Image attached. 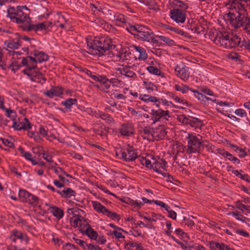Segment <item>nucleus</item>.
I'll use <instances>...</instances> for the list:
<instances>
[{
	"instance_id": "obj_1",
	"label": "nucleus",
	"mask_w": 250,
	"mask_h": 250,
	"mask_svg": "<svg viewBox=\"0 0 250 250\" xmlns=\"http://www.w3.org/2000/svg\"><path fill=\"white\" fill-rule=\"evenodd\" d=\"M228 21L235 28L245 27L244 29L250 28V18L248 17L246 9L241 8L233 12L226 14Z\"/></svg>"
},
{
	"instance_id": "obj_2",
	"label": "nucleus",
	"mask_w": 250,
	"mask_h": 250,
	"mask_svg": "<svg viewBox=\"0 0 250 250\" xmlns=\"http://www.w3.org/2000/svg\"><path fill=\"white\" fill-rule=\"evenodd\" d=\"M108 40L104 38H96L94 40V45L91 46L92 50L87 53L93 55H97L101 57L104 54L106 51L109 50Z\"/></svg>"
},
{
	"instance_id": "obj_3",
	"label": "nucleus",
	"mask_w": 250,
	"mask_h": 250,
	"mask_svg": "<svg viewBox=\"0 0 250 250\" xmlns=\"http://www.w3.org/2000/svg\"><path fill=\"white\" fill-rule=\"evenodd\" d=\"M202 137L200 135L195 136L192 133L188 134L187 137L188 146L186 150L187 154L200 153L201 149V141Z\"/></svg>"
},
{
	"instance_id": "obj_4",
	"label": "nucleus",
	"mask_w": 250,
	"mask_h": 250,
	"mask_svg": "<svg viewBox=\"0 0 250 250\" xmlns=\"http://www.w3.org/2000/svg\"><path fill=\"white\" fill-rule=\"evenodd\" d=\"M19 198L21 201L27 203L33 207H36L39 202V198L37 196L23 189L19 190Z\"/></svg>"
},
{
	"instance_id": "obj_5",
	"label": "nucleus",
	"mask_w": 250,
	"mask_h": 250,
	"mask_svg": "<svg viewBox=\"0 0 250 250\" xmlns=\"http://www.w3.org/2000/svg\"><path fill=\"white\" fill-rule=\"evenodd\" d=\"M208 36L209 39L217 45L221 44V42L223 41L228 39L229 33L226 32H223L214 28H211L209 33Z\"/></svg>"
},
{
	"instance_id": "obj_6",
	"label": "nucleus",
	"mask_w": 250,
	"mask_h": 250,
	"mask_svg": "<svg viewBox=\"0 0 250 250\" xmlns=\"http://www.w3.org/2000/svg\"><path fill=\"white\" fill-rule=\"evenodd\" d=\"M12 22H15L19 25H27L30 22H31V19L29 16V14L25 12L16 9V14L13 16Z\"/></svg>"
},
{
	"instance_id": "obj_7",
	"label": "nucleus",
	"mask_w": 250,
	"mask_h": 250,
	"mask_svg": "<svg viewBox=\"0 0 250 250\" xmlns=\"http://www.w3.org/2000/svg\"><path fill=\"white\" fill-rule=\"evenodd\" d=\"M242 42L241 38L237 35H232L231 37H230L229 35L228 39L223 41V42H221L220 46H224L226 48H235L238 46L240 47Z\"/></svg>"
},
{
	"instance_id": "obj_8",
	"label": "nucleus",
	"mask_w": 250,
	"mask_h": 250,
	"mask_svg": "<svg viewBox=\"0 0 250 250\" xmlns=\"http://www.w3.org/2000/svg\"><path fill=\"white\" fill-rule=\"evenodd\" d=\"M170 17L177 23H184L185 21L186 14L178 8H173L170 10Z\"/></svg>"
},
{
	"instance_id": "obj_9",
	"label": "nucleus",
	"mask_w": 250,
	"mask_h": 250,
	"mask_svg": "<svg viewBox=\"0 0 250 250\" xmlns=\"http://www.w3.org/2000/svg\"><path fill=\"white\" fill-rule=\"evenodd\" d=\"M46 22H42L41 23H39L37 24H32L31 22H30L27 25H19V27L22 31H25L29 32L32 30H34L35 31H37L39 30H46L47 29V26L45 24Z\"/></svg>"
},
{
	"instance_id": "obj_10",
	"label": "nucleus",
	"mask_w": 250,
	"mask_h": 250,
	"mask_svg": "<svg viewBox=\"0 0 250 250\" xmlns=\"http://www.w3.org/2000/svg\"><path fill=\"white\" fill-rule=\"evenodd\" d=\"M9 238L14 242H16L17 239H19L21 241H24L26 244H28L30 240L29 237L26 233H22L17 229H14L11 231V235Z\"/></svg>"
},
{
	"instance_id": "obj_11",
	"label": "nucleus",
	"mask_w": 250,
	"mask_h": 250,
	"mask_svg": "<svg viewBox=\"0 0 250 250\" xmlns=\"http://www.w3.org/2000/svg\"><path fill=\"white\" fill-rule=\"evenodd\" d=\"M188 67L185 65H183L182 67L177 65L174 70L176 73V75L180 78L182 80L187 81L189 77V72L188 71Z\"/></svg>"
},
{
	"instance_id": "obj_12",
	"label": "nucleus",
	"mask_w": 250,
	"mask_h": 250,
	"mask_svg": "<svg viewBox=\"0 0 250 250\" xmlns=\"http://www.w3.org/2000/svg\"><path fill=\"white\" fill-rule=\"evenodd\" d=\"M120 134L124 136H130L134 134L133 125L131 123L123 124L119 129Z\"/></svg>"
},
{
	"instance_id": "obj_13",
	"label": "nucleus",
	"mask_w": 250,
	"mask_h": 250,
	"mask_svg": "<svg viewBox=\"0 0 250 250\" xmlns=\"http://www.w3.org/2000/svg\"><path fill=\"white\" fill-rule=\"evenodd\" d=\"M146 31H142L140 34H132V35L134 36V38L136 39L149 42L151 37L150 35L153 34V33L152 30L148 28L146 29Z\"/></svg>"
},
{
	"instance_id": "obj_14",
	"label": "nucleus",
	"mask_w": 250,
	"mask_h": 250,
	"mask_svg": "<svg viewBox=\"0 0 250 250\" xmlns=\"http://www.w3.org/2000/svg\"><path fill=\"white\" fill-rule=\"evenodd\" d=\"M189 120L188 125H189L191 127H194L195 129H201L204 126L203 121L198 118L193 116V114L188 115Z\"/></svg>"
},
{
	"instance_id": "obj_15",
	"label": "nucleus",
	"mask_w": 250,
	"mask_h": 250,
	"mask_svg": "<svg viewBox=\"0 0 250 250\" xmlns=\"http://www.w3.org/2000/svg\"><path fill=\"white\" fill-rule=\"evenodd\" d=\"M30 55H33L37 60L38 63H42L43 62H46L49 60V56L45 52L34 49L33 51H31Z\"/></svg>"
},
{
	"instance_id": "obj_16",
	"label": "nucleus",
	"mask_w": 250,
	"mask_h": 250,
	"mask_svg": "<svg viewBox=\"0 0 250 250\" xmlns=\"http://www.w3.org/2000/svg\"><path fill=\"white\" fill-rule=\"evenodd\" d=\"M48 210L58 220L62 219L64 215L63 210L57 206L51 205Z\"/></svg>"
},
{
	"instance_id": "obj_17",
	"label": "nucleus",
	"mask_w": 250,
	"mask_h": 250,
	"mask_svg": "<svg viewBox=\"0 0 250 250\" xmlns=\"http://www.w3.org/2000/svg\"><path fill=\"white\" fill-rule=\"evenodd\" d=\"M167 134V131L165 129H162L159 132L155 131L154 129H151V135L152 137L151 141H160L163 140Z\"/></svg>"
},
{
	"instance_id": "obj_18",
	"label": "nucleus",
	"mask_w": 250,
	"mask_h": 250,
	"mask_svg": "<svg viewBox=\"0 0 250 250\" xmlns=\"http://www.w3.org/2000/svg\"><path fill=\"white\" fill-rule=\"evenodd\" d=\"M35 11H36L37 15H39V19L42 18L47 19L52 13L51 12L47 13L48 9L42 5L37 6Z\"/></svg>"
},
{
	"instance_id": "obj_19",
	"label": "nucleus",
	"mask_w": 250,
	"mask_h": 250,
	"mask_svg": "<svg viewBox=\"0 0 250 250\" xmlns=\"http://www.w3.org/2000/svg\"><path fill=\"white\" fill-rule=\"evenodd\" d=\"M0 108L4 110L6 112L7 117L11 119V120H15V118L17 117L16 111L11 108H6L4 105V102L3 100L0 101Z\"/></svg>"
},
{
	"instance_id": "obj_20",
	"label": "nucleus",
	"mask_w": 250,
	"mask_h": 250,
	"mask_svg": "<svg viewBox=\"0 0 250 250\" xmlns=\"http://www.w3.org/2000/svg\"><path fill=\"white\" fill-rule=\"evenodd\" d=\"M57 193L64 198H70L71 196H75L76 192L70 188H67L62 191H58Z\"/></svg>"
},
{
	"instance_id": "obj_21",
	"label": "nucleus",
	"mask_w": 250,
	"mask_h": 250,
	"mask_svg": "<svg viewBox=\"0 0 250 250\" xmlns=\"http://www.w3.org/2000/svg\"><path fill=\"white\" fill-rule=\"evenodd\" d=\"M119 153L121 154V157H120V158L126 162L133 161L139 157L136 153H132L131 155L128 156H127L126 152L122 150H120Z\"/></svg>"
},
{
	"instance_id": "obj_22",
	"label": "nucleus",
	"mask_w": 250,
	"mask_h": 250,
	"mask_svg": "<svg viewBox=\"0 0 250 250\" xmlns=\"http://www.w3.org/2000/svg\"><path fill=\"white\" fill-rule=\"evenodd\" d=\"M18 149L20 152L22 156L24 157L27 160L30 161L33 165L37 164L36 160L34 159L30 152H25L21 146H20Z\"/></svg>"
},
{
	"instance_id": "obj_23",
	"label": "nucleus",
	"mask_w": 250,
	"mask_h": 250,
	"mask_svg": "<svg viewBox=\"0 0 250 250\" xmlns=\"http://www.w3.org/2000/svg\"><path fill=\"white\" fill-rule=\"evenodd\" d=\"M79 231L83 234L86 235L88 236L91 240H97V238L98 237V234L96 231H95L93 229H91L90 230H84L82 228H80L79 229Z\"/></svg>"
},
{
	"instance_id": "obj_24",
	"label": "nucleus",
	"mask_w": 250,
	"mask_h": 250,
	"mask_svg": "<svg viewBox=\"0 0 250 250\" xmlns=\"http://www.w3.org/2000/svg\"><path fill=\"white\" fill-rule=\"evenodd\" d=\"M151 116V120H153L152 124H155L157 122H158L160 119L163 118V114H161L160 109L158 110L151 109V112L150 113Z\"/></svg>"
},
{
	"instance_id": "obj_25",
	"label": "nucleus",
	"mask_w": 250,
	"mask_h": 250,
	"mask_svg": "<svg viewBox=\"0 0 250 250\" xmlns=\"http://www.w3.org/2000/svg\"><path fill=\"white\" fill-rule=\"evenodd\" d=\"M131 47L134 48L135 50L139 53V56L138 57L139 60H146L147 58L148 55L145 49L142 48L139 46H136L135 45H133Z\"/></svg>"
},
{
	"instance_id": "obj_26",
	"label": "nucleus",
	"mask_w": 250,
	"mask_h": 250,
	"mask_svg": "<svg viewBox=\"0 0 250 250\" xmlns=\"http://www.w3.org/2000/svg\"><path fill=\"white\" fill-rule=\"evenodd\" d=\"M4 44L7 47L10 49H16L19 48L20 46H21V42L20 39H18L16 42H15L14 41L9 42L6 40L4 42Z\"/></svg>"
},
{
	"instance_id": "obj_27",
	"label": "nucleus",
	"mask_w": 250,
	"mask_h": 250,
	"mask_svg": "<svg viewBox=\"0 0 250 250\" xmlns=\"http://www.w3.org/2000/svg\"><path fill=\"white\" fill-rule=\"evenodd\" d=\"M146 69L152 74L159 76L162 78L165 77V73L155 66H148L146 67Z\"/></svg>"
},
{
	"instance_id": "obj_28",
	"label": "nucleus",
	"mask_w": 250,
	"mask_h": 250,
	"mask_svg": "<svg viewBox=\"0 0 250 250\" xmlns=\"http://www.w3.org/2000/svg\"><path fill=\"white\" fill-rule=\"evenodd\" d=\"M130 54L131 53L129 48H122L121 52H119L116 56L123 60H128L130 58Z\"/></svg>"
},
{
	"instance_id": "obj_29",
	"label": "nucleus",
	"mask_w": 250,
	"mask_h": 250,
	"mask_svg": "<svg viewBox=\"0 0 250 250\" xmlns=\"http://www.w3.org/2000/svg\"><path fill=\"white\" fill-rule=\"evenodd\" d=\"M92 204L93 208L97 212L102 213L103 214L105 213V211L107 208H105L104 206H103L100 203L97 201H92Z\"/></svg>"
},
{
	"instance_id": "obj_30",
	"label": "nucleus",
	"mask_w": 250,
	"mask_h": 250,
	"mask_svg": "<svg viewBox=\"0 0 250 250\" xmlns=\"http://www.w3.org/2000/svg\"><path fill=\"white\" fill-rule=\"evenodd\" d=\"M174 4L175 6V8H178L180 10L184 11L185 13L187 11V9L188 8V6L187 4L185 3L184 2L179 0H175L174 1Z\"/></svg>"
},
{
	"instance_id": "obj_31",
	"label": "nucleus",
	"mask_w": 250,
	"mask_h": 250,
	"mask_svg": "<svg viewBox=\"0 0 250 250\" xmlns=\"http://www.w3.org/2000/svg\"><path fill=\"white\" fill-rule=\"evenodd\" d=\"M191 91L194 93L195 97L201 100L202 103L205 104L206 102V101L205 100L206 96L204 95L202 93L199 92V91L197 90L193 89H191Z\"/></svg>"
},
{
	"instance_id": "obj_32",
	"label": "nucleus",
	"mask_w": 250,
	"mask_h": 250,
	"mask_svg": "<svg viewBox=\"0 0 250 250\" xmlns=\"http://www.w3.org/2000/svg\"><path fill=\"white\" fill-rule=\"evenodd\" d=\"M105 213H106L105 215L107 217H110L112 220H116L117 221H119L121 219L120 216L119 214L115 212H112L108 209H106Z\"/></svg>"
},
{
	"instance_id": "obj_33",
	"label": "nucleus",
	"mask_w": 250,
	"mask_h": 250,
	"mask_svg": "<svg viewBox=\"0 0 250 250\" xmlns=\"http://www.w3.org/2000/svg\"><path fill=\"white\" fill-rule=\"evenodd\" d=\"M156 37L159 38L161 41L164 42H166L168 45L171 46L173 45H175V42L173 40L170 39L168 37H167L163 36H156Z\"/></svg>"
},
{
	"instance_id": "obj_34",
	"label": "nucleus",
	"mask_w": 250,
	"mask_h": 250,
	"mask_svg": "<svg viewBox=\"0 0 250 250\" xmlns=\"http://www.w3.org/2000/svg\"><path fill=\"white\" fill-rule=\"evenodd\" d=\"M52 89L55 96L60 97L63 94V88L62 86H52Z\"/></svg>"
},
{
	"instance_id": "obj_35",
	"label": "nucleus",
	"mask_w": 250,
	"mask_h": 250,
	"mask_svg": "<svg viewBox=\"0 0 250 250\" xmlns=\"http://www.w3.org/2000/svg\"><path fill=\"white\" fill-rule=\"evenodd\" d=\"M16 14V8L13 6H9L7 9V17L9 18L12 21L13 16H15Z\"/></svg>"
},
{
	"instance_id": "obj_36",
	"label": "nucleus",
	"mask_w": 250,
	"mask_h": 250,
	"mask_svg": "<svg viewBox=\"0 0 250 250\" xmlns=\"http://www.w3.org/2000/svg\"><path fill=\"white\" fill-rule=\"evenodd\" d=\"M153 160H154L155 161L153 163V165H157L159 168H164V169H166L165 167L167 165V162L164 159H161V160L162 161V163L158 162L157 160H156V159L153 157L152 158Z\"/></svg>"
},
{
	"instance_id": "obj_37",
	"label": "nucleus",
	"mask_w": 250,
	"mask_h": 250,
	"mask_svg": "<svg viewBox=\"0 0 250 250\" xmlns=\"http://www.w3.org/2000/svg\"><path fill=\"white\" fill-rule=\"evenodd\" d=\"M240 48L247 50L250 53V40L244 38Z\"/></svg>"
},
{
	"instance_id": "obj_38",
	"label": "nucleus",
	"mask_w": 250,
	"mask_h": 250,
	"mask_svg": "<svg viewBox=\"0 0 250 250\" xmlns=\"http://www.w3.org/2000/svg\"><path fill=\"white\" fill-rule=\"evenodd\" d=\"M139 161L143 166H145L146 167H152V166L151 165L150 161L148 159H146V157H142L139 160Z\"/></svg>"
},
{
	"instance_id": "obj_39",
	"label": "nucleus",
	"mask_w": 250,
	"mask_h": 250,
	"mask_svg": "<svg viewBox=\"0 0 250 250\" xmlns=\"http://www.w3.org/2000/svg\"><path fill=\"white\" fill-rule=\"evenodd\" d=\"M230 3H232L233 5L237 6V7H241V8L246 9L244 4H242L241 2H239V0H229V2L226 4V6H227V4H230Z\"/></svg>"
},
{
	"instance_id": "obj_40",
	"label": "nucleus",
	"mask_w": 250,
	"mask_h": 250,
	"mask_svg": "<svg viewBox=\"0 0 250 250\" xmlns=\"http://www.w3.org/2000/svg\"><path fill=\"white\" fill-rule=\"evenodd\" d=\"M177 119L181 123L188 125L189 117L185 114H182L178 116Z\"/></svg>"
},
{
	"instance_id": "obj_41",
	"label": "nucleus",
	"mask_w": 250,
	"mask_h": 250,
	"mask_svg": "<svg viewBox=\"0 0 250 250\" xmlns=\"http://www.w3.org/2000/svg\"><path fill=\"white\" fill-rule=\"evenodd\" d=\"M0 140L2 141V144L9 147V148H14L15 147V145H14V144L10 141L9 140L7 139H5V138H0Z\"/></svg>"
},
{
	"instance_id": "obj_42",
	"label": "nucleus",
	"mask_w": 250,
	"mask_h": 250,
	"mask_svg": "<svg viewBox=\"0 0 250 250\" xmlns=\"http://www.w3.org/2000/svg\"><path fill=\"white\" fill-rule=\"evenodd\" d=\"M94 132L96 134L99 135L101 136H103L104 135H106L109 132L108 127L104 128H102V127H101V130H100L99 129H95L94 130Z\"/></svg>"
},
{
	"instance_id": "obj_43",
	"label": "nucleus",
	"mask_w": 250,
	"mask_h": 250,
	"mask_svg": "<svg viewBox=\"0 0 250 250\" xmlns=\"http://www.w3.org/2000/svg\"><path fill=\"white\" fill-rule=\"evenodd\" d=\"M100 117L104 120H106L108 123H112L114 121L113 118L108 114H105L104 113H102L100 114Z\"/></svg>"
},
{
	"instance_id": "obj_44",
	"label": "nucleus",
	"mask_w": 250,
	"mask_h": 250,
	"mask_svg": "<svg viewBox=\"0 0 250 250\" xmlns=\"http://www.w3.org/2000/svg\"><path fill=\"white\" fill-rule=\"evenodd\" d=\"M75 243L77 244L78 245L81 246L83 249H86V247H87V249H88V244H87L85 242H84L83 240H82L81 239H78V238H73Z\"/></svg>"
},
{
	"instance_id": "obj_45",
	"label": "nucleus",
	"mask_w": 250,
	"mask_h": 250,
	"mask_svg": "<svg viewBox=\"0 0 250 250\" xmlns=\"http://www.w3.org/2000/svg\"><path fill=\"white\" fill-rule=\"evenodd\" d=\"M32 152L38 155V156H40L42 154L43 151H44L43 149V147L42 146H38L36 147H33L32 148Z\"/></svg>"
},
{
	"instance_id": "obj_46",
	"label": "nucleus",
	"mask_w": 250,
	"mask_h": 250,
	"mask_svg": "<svg viewBox=\"0 0 250 250\" xmlns=\"http://www.w3.org/2000/svg\"><path fill=\"white\" fill-rule=\"evenodd\" d=\"M201 149H203L206 148L208 151L210 150L211 146L208 141L201 140Z\"/></svg>"
},
{
	"instance_id": "obj_47",
	"label": "nucleus",
	"mask_w": 250,
	"mask_h": 250,
	"mask_svg": "<svg viewBox=\"0 0 250 250\" xmlns=\"http://www.w3.org/2000/svg\"><path fill=\"white\" fill-rule=\"evenodd\" d=\"M217 110L219 112H221V111L218 109H217ZM234 110V105L232 106H227V107H225L222 108V112H221V113L222 114L226 113L227 115H228V114H229V113L233 112Z\"/></svg>"
},
{
	"instance_id": "obj_48",
	"label": "nucleus",
	"mask_w": 250,
	"mask_h": 250,
	"mask_svg": "<svg viewBox=\"0 0 250 250\" xmlns=\"http://www.w3.org/2000/svg\"><path fill=\"white\" fill-rule=\"evenodd\" d=\"M138 24H135V25H132L130 23H128L129 26L126 27V30L132 35V34H133L132 31H136L137 32Z\"/></svg>"
},
{
	"instance_id": "obj_49",
	"label": "nucleus",
	"mask_w": 250,
	"mask_h": 250,
	"mask_svg": "<svg viewBox=\"0 0 250 250\" xmlns=\"http://www.w3.org/2000/svg\"><path fill=\"white\" fill-rule=\"evenodd\" d=\"M193 29L195 30V32H196L198 34H203L205 30V27L203 26L201 24H197L193 27Z\"/></svg>"
},
{
	"instance_id": "obj_50",
	"label": "nucleus",
	"mask_w": 250,
	"mask_h": 250,
	"mask_svg": "<svg viewBox=\"0 0 250 250\" xmlns=\"http://www.w3.org/2000/svg\"><path fill=\"white\" fill-rule=\"evenodd\" d=\"M151 216H152V218L151 217H148V218H147V220L148 221H154V222H156V219H154V218H156V216H158L159 217V219H162L163 218H164V216L162 215L161 214H156L154 212H152L151 213Z\"/></svg>"
},
{
	"instance_id": "obj_51",
	"label": "nucleus",
	"mask_w": 250,
	"mask_h": 250,
	"mask_svg": "<svg viewBox=\"0 0 250 250\" xmlns=\"http://www.w3.org/2000/svg\"><path fill=\"white\" fill-rule=\"evenodd\" d=\"M235 114L241 117H247V112L245 110L242 108L237 109L235 111Z\"/></svg>"
},
{
	"instance_id": "obj_52",
	"label": "nucleus",
	"mask_w": 250,
	"mask_h": 250,
	"mask_svg": "<svg viewBox=\"0 0 250 250\" xmlns=\"http://www.w3.org/2000/svg\"><path fill=\"white\" fill-rule=\"evenodd\" d=\"M62 104L64 105L67 109H70L71 106L73 105V103H72L71 98L66 99L65 101L62 102Z\"/></svg>"
},
{
	"instance_id": "obj_53",
	"label": "nucleus",
	"mask_w": 250,
	"mask_h": 250,
	"mask_svg": "<svg viewBox=\"0 0 250 250\" xmlns=\"http://www.w3.org/2000/svg\"><path fill=\"white\" fill-rule=\"evenodd\" d=\"M217 151L218 153L225 158H228V156H229V152L226 151L224 149L218 148Z\"/></svg>"
},
{
	"instance_id": "obj_54",
	"label": "nucleus",
	"mask_w": 250,
	"mask_h": 250,
	"mask_svg": "<svg viewBox=\"0 0 250 250\" xmlns=\"http://www.w3.org/2000/svg\"><path fill=\"white\" fill-rule=\"evenodd\" d=\"M42 158L49 163H53V161L52 159V156L49 155L47 152L43 151L42 152Z\"/></svg>"
},
{
	"instance_id": "obj_55",
	"label": "nucleus",
	"mask_w": 250,
	"mask_h": 250,
	"mask_svg": "<svg viewBox=\"0 0 250 250\" xmlns=\"http://www.w3.org/2000/svg\"><path fill=\"white\" fill-rule=\"evenodd\" d=\"M235 204L236 208L242 211H244V210L247 208V206L242 204L240 201H236L235 203Z\"/></svg>"
},
{
	"instance_id": "obj_56",
	"label": "nucleus",
	"mask_w": 250,
	"mask_h": 250,
	"mask_svg": "<svg viewBox=\"0 0 250 250\" xmlns=\"http://www.w3.org/2000/svg\"><path fill=\"white\" fill-rule=\"evenodd\" d=\"M124 75L128 78H134L136 77L135 73L132 71L129 70L128 69L125 72V73H124Z\"/></svg>"
},
{
	"instance_id": "obj_57",
	"label": "nucleus",
	"mask_w": 250,
	"mask_h": 250,
	"mask_svg": "<svg viewBox=\"0 0 250 250\" xmlns=\"http://www.w3.org/2000/svg\"><path fill=\"white\" fill-rule=\"evenodd\" d=\"M97 243L101 244H104L106 242V239L104 235L98 236L97 240H95Z\"/></svg>"
},
{
	"instance_id": "obj_58",
	"label": "nucleus",
	"mask_w": 250,
	"mask_h": 250,
	"mask_svg": "<svg viewBox=\"0 0 250 250\" xmlns=\"http://www.w3.org/2000/svg\"><path fill=\"white\" fill-rule=\"evenodd\" d=\"M236 232L244 237H249L250 236L249 233L243 229H237L236 230Z\"/></svg>"
},
{
	"instance_id": "obj_59",
	"label": "nucleus",
	"mask_w": 250,
	"mask_h": 250,
	"mask_svg": "<svg viewBox=\"0 0 250 250\" xmlns=\"http://www.w3.org/2000/svg\"><path fill=\"white\" fill-rule=\"evenodd\" d=\"M136 149H134L133 146H131L130 145H127V148L126 149V153L127 154V156L129 155H131L132 153H136Z\"/></svg>"
},
{
	"instance_id": "obj_60",
	"label": "nucleus",
	"mask_w": 250,
	"mask_h": 250,
	"mask_svg": "<svg viewBox=\"0 0 250 250\" xmlns=\"http://www.w3.org/2000/svg\"><path fill=\"white\" fill-rule=\"evenodd\" d=\"M149 8L150 9L153 10L156 12H157L160 10L159 8V6L158 5V4L156 2L152 1Z\"/></svg>"
},
{
	"instance_id": "obj_61",
	"label": "nucleus",
	"mask_w": 250,
	"mask_h": 250,
	"mask_svg": "<svg viewBox=\"0 0 250 250\" xmlns=\"http://www.w3.org/2000/svg\"><path fill=\"white\" fill-rule=\"evenodd\" d=\"M57 15L58 16V20L57 21V23H60V22L66 23L67 20L65 18L64 16L61 15V13L60 12H57Z\"/></svg>"
},
{
	"instance_id": "obj_62",
	"label": "nucleus",
	"mask_w": 250,
	"mask_h": 250,
	"mask_svg": "<svg viewBox=\"0 0 250 250\" xmlns=\"http://www.w3.org/2000/svg\"><path fill=\"white\" fill-rule=\"evenodd\" d=\"M88 76H89V77H90L91 78L93 79V80L94 81H98V77L96 76V75H93L92 74V72H91V71L88 70L86 68H85V71H84Z\"/></svg>"
},
{
	"instance_id": "obj_63",
	"label": "nucleus",
	"mask_w": 250,
	"mask_h": 250,
	"mask_svg": "<svg viewBox=\"0 0 250 250\" xmlns=\"http://www.w3.org/2000/svg\"><path fill=\"white\" fill-rule=\"evenodd\" d=\"M209 244L212 250H216V249H218L219 243L211 241L209 242Z\"/></svg>"
},
{
	"instance_id": "obj_64",
	"label": "nucleus",
	"mask_w": 250,
	"mask_h": 250,
	"mask_svg": "<svg viewBox=\"0 0 250 250\" xmlns=\"http://www.w3.org/2000/svg\"><path fill=\"white\" fill-rule=\"evenodd\" d=\"M201 91L209 96H212L214 93L212 90L206 87L205 88H202L201 89Z\"/></svg>"
}]
</instances>
